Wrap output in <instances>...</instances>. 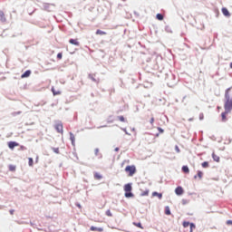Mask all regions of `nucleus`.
<instances>
[{
    "label": "nucleus",
    "mask_w": 232,
    "mask_h": 232,
    "mask_svg": "<svg viewBox=\"0 0 232 232\" xmlns=\"http://www.w3.org/2000/svg\"><path fill=\"white\" fill-rule=\"evenodd\" d=\"M224 108L227 112H231L232 111V92L231 88L227 89L225 92V104Z\"/></svg>",
    "instance_id": "obj_1"
},
{
    "label": "nucleus",
    "mask_w": 232,
    "mask_h": 232,
    "mask_svg": "<svg viewBox=\"0 0 232 232\" xmlns=\"http://www.w3.org/2000/svg\"><path fill=\"white\" fill-rule=\"evenodd\" d=\"M125 172L128 173V177H133V175L137 173V168L135 167V165H129L125 168Z\"/></svg>",
    "instance_id": "obj_2"
},
{
    "label": "nucleus",
    "mask_w": 232,
    "mask_h": 232,
    "mask_svg": "<svg viewBox=\"0 0 232 232\" xmlns=\"http://www.w3.org/2000/svg\"><path fill=\"white\" fill-rule=\"evenodd\" d=\"M54 128H55V130H56V131H57L58 133H63V123H61V122L56 123V124L54 125Z\"/></svg>",
    "instance_id": "obj_3"
},
{
    "label": "nucleus",
    "mask_w": 232,
    "mask_h": 232,
    "mask_svg": "<svg viewBox=\"0 0 232 232\" xmlns=\"http://www.w3.org/2000/svg\"><path fill=\"white\" fill-rule=\"evenodd\" d=\"M17 146H19V143H17L15 141H9L8 142V148L10 150H14V148H16Z\"/></svg>",
    "instance_id": "obj_4"
},
{
    "label": "nucleus",
    "mask_w": 232,
    "mask_h": 232,
    "mask_svg": "<svg viewBox=\"0 0 232 232\" xmlns=\"http://www.w3.org/2000/svg\"><path fill=\"white\" fill-rule=\"evenodd\" d=\"M221 12H222L223 15H225L226 17H229V15H231V14H229V11L226 7H223L221 9Z\"/></svg>",
    "instance_id": "obj_5"
},
{
    "label": "nucleus",
    "mask_w": 232,
    "mask_h": 232,
    "mask_svg": "<svg viewBox=\"0 0 232 232\" xmlns=\"http://www.w3.org/2000/svg\"><path fill=\"white\" fill-rule=\"evenodd\" d=\"M0 21L1 23H6V16L5 15V12L0 11Z\"/></svg>",
    "instance_id": "obj_6"
},
{
    "label": "nucleus",
    "mask_w": 232,
    "mask_h": 232,
    "mask_svg": "<svg viewBox=\"0 0 232 232\" xmlns=\"http://www.w3.org/2000/svg\"><path fill=\"white\" fill-rule=\"evenodd\" d=\"M175 193L176 195H182L184 193V188H182V187H178L175 189Z\"/></svg>",
    "instance_id": "obj_7"
},
{
    "label": "nucleus",
    "mask_w": 232,
    "mask_h": 232,
    "mask_svg": "<svg viewBox=\"0 0 232 232\" xmlns=\"http://www.w3.org/2000/svg\"><path fill=\"white\" fill-rule=\"evenodd\" d=\"M70 44H73L74 46H79L81 44L79 43V40L77 39H71L69 40Z\"/></svg>",
    "instance_id": "obj_8"
},
{
    "label": "nucleus",
    "mask_w": 232,
    "mask_h": 232,
    "mask_svg": "<svg viewBox=\"0 0 232 232\" xmlns=\"http://www.w3.org/2000/svg\"><path fill=\"white\" fill-rule=\"evenodd\" d=\"M227 113H230V112H227V111H226V110L224 112L221 113V119H222L223 122H226V121H227V118L226 116V115H227Z\"/></svg>",
    "instance_id": "obj_9"
},
{
    "label": "nucleus",
    "mask_w": 232,
    "mask_h": 232,
    "mask_svg": "<svg viewBox=\"0 0 232 232\" xmlns=\"http://www.w3.org/2000/svg\"><path fill=\"white\" fill-rule=\"evenodd\" d=\"M29 75H32V71H25L24 73L21 75V78L26 79Z\"/></svg>",
    "instance_id": "obj_10"
},
{
    "label": "nucleus",
    "mask_w": 232,
    "mask_h": 232,
    "mask_svg": "<svg viewBox=\"0 0 232 232\" xmlns=\"http://www.w3.org/2000/svg\"><path fill=\"white\" fill-rule=\"evenodd\" d=\"M212 159L215 162H220V157H218L215 152L212 153Z\"/></svg>",
    "instance_id": "obj_11"
},
{
    "label": "nucleus",
    "mask_w": 232,
    "mask_h": 232,
    "mask_svg": "<svg viewBox=\"0 0 232 232\" xmlns=\"http://www.w3.org/2000/svg\"><path fill=\"white\" fill-rule=\"evenodd\" d=\"M132 188H131V184L128 183L126 185H124V191L125 192H130L131 191Z\"/></svg>",
    "instance_id": "obj_12"
},
{
    "label": "nucleus",
    "mask_w": 232,
    "mask_h": 232,
    "mask_svg": "<svg viewBox=\"0 0 232 232\" xmlns=\"http://www.w3.org/2000/svg\"><path fill=\"white\" fill-rule=\"evenodd\" d=\"M91 231H99V232H103L104 228L103 227H91Z\"/></svg>",
    "instance_id": "obj_13"
},
{
    "label": "nucleus",
    "mask_w": 232,
    "mask_h": 232,
    "mask_svg": "<svg viewBox=\"0 0 232 232\" xmlns=\"http://www.w3.org/2000/svg\"><path fill=\"white\" fill-rule=\"evenodd\" d=\"M96 35H106V32L101 30V29H98L96 31Z\"/></svg>",
    "instance_id": "obj_14"
},
{
    "label": "nucleus",
    "mask_w": 232,
    "mask_h": 232,
    "mask_svg": "<svg viewBox=\"0 0 232 232\" xmlns=\"http://www.w3.org/2000/svg\"><path fill=\"white\" fill-rule=\"evenodd\" d=\"M94 179L95 180H101V179H102V176L100 173L96 172L94 173Z\"/></svg>",
    "instance_id": "obj_15"
},
{
    "label": "nucleus",
    "mask_w": 232,
    "mask_h": 232,
    "mask_svg": "<svg viewBox=\"0 0 232 232\" xmlns=\"http://www.w3.org/2000/svg\"><path fill=\"white\" fill-rule=\"evenodd\" d=\"M53 95H61V91H56L55 88H52Z\"/></svg>",
    "instance_id": "obj_16"
},
{
    "label": "nucleus",
    "mask_w": 232,
    "mask_h": 232,
    "mask_svg": "<svg viewBox=\"0 0 232 232\" xmlns=\"http://www.w3.org/2000/svg\"><path fill=\"white\" fill-rule=\"evenodd\" d=\"M133 226H135L136 227H140V229H144V227H142V224L140 222H133Z\"/></svg>",
    "instance_id": "obj_17"
},
{
    "label": "nucleus",
    "mask_w": 232,
    "mask_h": 232,
    "mask_svg": "<svg viewBox=\"0 0 232 232\" xmlns=\"http://www.w3.org/2000/svg\"><path fill=\"white\" fill-rule=\"evenodd\" d=\"M181 169L183 173H189V168L188 166H183Z\"/></svg>",
    "instance_id": "obj_18"
},
{
    "label": "nucleus",
    "mask_w": 232,
    "mask_h": 232,
    "mask_svg": "<svg viewBox=\"0 0 232 232\" xmlns=\"http://www.w3.org/2000/svg\"><path fill=\"white\" fill-rule=\"evenodd\" d=\"M152 197H158L160 199L162 198V194L159 192H152Z\"/></svg>",
    "instance_id": "obj_19"
},
{
    "label": "nucleus",
    "mask_w": 232,
    "mask_h": 232,
    "mask_svg": "<svg viewBox=\"0 0 232 232\" xmlns=\"http://www.w3.org/2000/svg\"><path fill=\"white\" fill-rule=\"evenodd\" d=\"M125 197L126 198H131L133 197V193H131V191L125 192Z\"/></svg>",
    "instance_id": "obj_20"
},
{
    "label": "nucleus",
    "mask_w": 232,
    "mask_h": 232,
    "mask_svg": "<svg viewBox=\"0 0 232 232\" xmlns=\"http://www.w3.org/2000/svg\"><path fill=\"white\" fill-rule=\"evenodd\" d=\"M156 18L158 19V21H163L164 15H162V14H158L156 15Z\"/></svg>",
    "instance_id": "obj_21"
},
{
    "label": "nucleus",
    "mask_w": 232,
    "mask_h": 232,
    "mask_svg": "<svg viewBox=\"0 0 232 232\" xmlns=\"http://www.w3.org/2000/svg\"><path fill=\"white\" fill-rule=\"evenodd\" d=\"M148 195H150V190H145L140 194V197H148Z\"/></svg>",
    "instance_id": "obj_22"
},
{
    "label": "nucleus",
    "mask_w": 232,
    "mask_h": 232,
    "mask_svg": "<svg viewBox=\"0 0 232 232\" xmlns=\"http://www.w3.org/2000/svg\"><path fill=\"white\" fill-rule=\"evenodd\" d=\"M165 215H171V210H169V207L165 208Z\"/></svg>",
    "instance_id": "obj_23"
},
{
    "label": "nucleus",
    "mask_w": 232,
    "mask_h": 232,
    "mask_svg": "<svg viewBox=\"0 0 232 232\" xmlns=\"http://www.w3.org/2000/svg\"><path fill=\"white\" fill-rule=\"evenodd\" d=\"M202 168H209V162L205 161L201 164Z\"/></svg>",
    "instance_id": "obj_24"
},
{
    "label": "nucleus",
    "mask_w": 232,
    "mask_h": 232,
    "mask_svg": "<svg viewBox=\"0 0 232 232\" xmlns=\"http://www.w3.org/2000/svg\"><path fill=\"white\" fill-rule=\"evenodd\" d=\"M94 155H96V157H99V155L102 157L99 149L94 150Z\"/></svg>",
    "instance_id": "obj_25"
},
{
    "label": "nucleus",
    "mask_w": 232,
    "mask_h": 232,
    "mask_svg": "<svg viewBox=\"0 0 232 232\" xmlns=\"http://www.w3.org/2000/svg\"><path fill=\"white\" fill-rule=\"evenodd\" d=\"M190 223L188 221H183V227H189Z\"/></svg>",
    "instance_id": "obj_26"
},
{
    "label": "nucleus",
    "mask_w": 232,
    "mask_h": 232,
    "mask_svg": "<svg viewBox=\"0 0 232 232\" xmlns=\"http://www.w3.org/2000/svg\"><path fill=\"white\" fill-rule=\"evenodd\" d=\"M118 121H120L121 122H125V119L124 116H118Z\"/></svg>",
    "instance_id": "obj_27"
},
{
    "label": "nucleus",
    "mask_w": 232,
    "mask_h": 232,
    "mask_svg": "<svg viewBox=\"0 0 232 232\" xmlns=\"http://www.w3.org/2000/svg\"><path fill=\"white\" fill-rule=\"evenodd\" d=\"M9 171H15V165H9Z\"/></svg>",
    "instance_id": "obj_28"
},
{
    "label": "nucleus",
    "mask_w": 232,
    "mask_h": 232,
    "mask_svg": "<svg viewBox=\"0 0 232 232\" xmlns=\"http://www.w3.org/2000/svg\"><path fill=\"white\" fill-rule=\"evenodd\" d=\"M204 176V173L200 170L198 171V179H202V177Z\"/></svg>",
    "instance_id": "obj_29"
},
{
    "label": "nucleus",
    "mask_w": 232,
    "mask_h": 232,
    "mask_svg": "<svg viewBox=\"0 0 232 232\" xmlns=\"http://www.w3.org/2000/svg\"><path fill=\"white\" fill-rule=\"evenodd\" d=\"M190 232H193V229H195L197 227V226H195V224L190 223Z\"/></svg>",
    "instance_id": "obj_30"
},
{
    "label": "nucleus",
    "mask_w": 232,
    "mask_h": 232,
    "mask_svg": "<svg viewBox=\"0 0 232 232\" xmlns=\"http://www.w3.org/2000/svg\"><path fill=\"white\" fill-rule=\"evenodd\" d=\"M105 215H107V217H113V214H111V210H107L105 212Z\"/></svg>",
    "instance_id": "obj_31"
},
{
    "label": "nucleus",
    "mask_w": 232,
    "mask_h": 232,
    "mask_svg": "<svg viewBox=\"0 0 232 232\" xmlns=\"http://www.w3.org/2000/svg\"><path fill=\"white\" fill-rule=\"evenodd\" d=\"M28 160H29V166L31 167L34 166V159L29 158Z\"/></svg>",
    "instance_id": "obj_32"
},
{
    "label": "nucleus",
    "mask_w": 232,
    "mask_h": 232,
    "mask_svg": "<svg viewBox=\"0 0 232 232\" xmlns=\"http://www.w3.org/2000/svg\"><path fill=\"white\" fill-rule=\"evenodd\" d=\"M71 140L73 144V142H75V136L73 134L71 133Z\"/></svg>",
    "instance_id": "obj_33"
},
{
    "label": "nucleus",
    "mask_w": 232,
    "mask_h": 232,
    "mask_svg": "<svg viewBox=\"0 0 232 232\" xmlns=\"http://www.w3.org/2000/svg\"><path fill=\"white\" fill-rule=\"evenodd\" d=\"M158 131L160 133H164V130L162 128H160V127H158Z\"/></svg>",
    "instance_id": "obj_34"
},
{
    "label": "nucleus",
    "mask_w": 232,
    "mask_h": 232,
    "mask_svg": "<svg viewBox=\"0 0 232 232\" xmlns=\"http://www.w3.org/2000/svg\"><path fill=\"white\" fill-rule=\"evenodd\" d=\"M57 59H63V53H59L57 54Z\"/></svg>",
    "instance_id": "obj_35"
},
{
    "label": "nucleus",
    "mask_w": 232,
    "mask_h": 232,
    "mask_svg": "<svg viewBox=\"0 0 232 232\" xmlns=\"http://www.w3.org/2000/svg\"><path fill=\"white\" fill-rule=\"evenodd\" d=\"M90 79H92V81H93L94 82H97V80H95V78L93 77V75H89Z\"/></svg>",
    "instance_id": "obj_36"
},
{
    "label": "nucleus",
    "mask_w": 232,
    "mask_h": 232,
    "mask_svg": "<svg viewBox=\"0 0 232 232\" xmlns=\"http://www.w3.org/2000/svg\"><path fill=\"white\" fill-rule=\"evenodd\" d=\"M175 150H176L177 153H180V149L179 148V146L176 145Z\"/></svg>",
    "instance_id": "obj_37"
},
{
    "label": "nucleus",
    "mask_w": 232,
    "mask_h": 232,
    "mask_svg": "<svg viewBox=\"0 0 232 232\" xmlns=\"http://www.w3.org/2000/svg\"><path fill=\"white\" fill-rule=\"evenodd\" d=\"M150 124H153V122H155V118L153 116L150 118Z\"/></svg>",
    "instance_id": "obj_38"
},
{
    "label": "nucleus",
    "mask_w": 232,
    "mask_h": 232,
    "mask_svg": "<svg viewBox=\"0 0 232 232\" xmlns=\"http://www.w3.org/2000/svg\"><path fill=\"white\" fill-rule=\"evenodd\" d=\"M53 150L54 151V153H59V148H53Z\"/></svg>",
    "instance_id": "obj_39"
},
{
    "label": "nucleus",
    "mask_w": 232,
    "mask_h": 232,
    "mask_svg": "<svg viewBox=\"0 0 232 232\" xmlns=\"http://www.w3.org/2000/svg\"><path fill=\"white\" fill-rule=\"evenodd\" d=\"M227 226H232V220H227Z\"/></svg>",
    "instance_id": "obj_40"
},
{
    "label": "nucleus",
    "mask_w": 232,
    "mask_h": 232,
    "mask_svg": "<svg viewBox=\"0 0 232 232\" xmlns=\"http://www.w3.org/2000/svg\"><path fill=\"white\" fill-rule=\"evenodd\" d=\"M14 211H15L14 209H11V210L9 211L10 215H14Z\"/></svg>",
    "instance_id": "obj_41"
},
{
    "label": "nucleus",
    "mask_w": 232,
    "mask_h": 232,
    "mask_svg": "<svg viewBox=\"0 0 232 232\" xmlns=\"http://www.w3.org/2000/svg\"><path fill=\"white\" fill-rule=\"evenodd\" d=\"M76 206H77V208H79L81 209V205L80 204H77Z\"/></svg>",
    "instance_id": "obj_42"
},
{
    "label": "nucleus",
    "mask_w": 232,
    "mask_h": 232,
    "mask_svg": "<svg viewBox=\"0 0 232 232\" xmlns=\"http://www.w3.org/2000/svg\"><path fill=\"white\" fill-rule=\"evenodd\" d=\"M114 151H119V148L114 149Z\"/></svg>",
    "instance_id": "obj_43"
},
{
    "label": "nucleus",
    "mask_w": 232,
    "mask_h": 232,
    "mask_svg": "<svg viewBox=\"0 0 232 232\" xmlns=\"http://www.w3.org/2000/svg\"><path fill=\"white\" fill-rule=\"evenodd\" d=\"M230 68L232 69V63H230Z\"/></svg>",
    "instance_id": "obj_44"
},
{
    "label": "nucleus",
    "mask_w": 232,
    "mask_h": 232,
    "mask_svg": "<svg viewBox=\"0 0 232 232\" xmlns=\"http://www.w3.org/2000/svg\"><path fill=\"white\" fill-rule=\"evenodd\" d=\"M21 149H22V150H24V146H22V147H21Z\"/></svg>",
    "instance_id": "obj_45"
},
{
    "label": "nucleus",
    "mask_w": 232,
    "mask_h": 232,
    "mask_svg": "<svg viewBox=\"0 0 232 232\" xmlns=\"http://www.w3.org/2000/svg\"><path fill=\"white\" fill-rule=\"evenodd\" d=\"M189 121H193V119H189Z\"/></svg>",
    "instance_id": "obj_46"
},
{
    "label": "nucleus",
    "mask_w": 232,
    "mask_h": 232,
    "mask_svg": "<svg viewBox=\"0 0 232 232\" xmlns=\"http://www.w3.org/2000/svg\"><path fill=\"white\" fill-rule=\"evenodd\" d=\"M194 179H197V176H195Z\"/></svg>",
    "instance_id": "obj_47"
}]
</instances>
